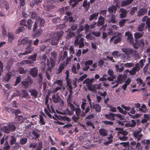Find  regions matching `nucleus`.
<instances>
[{"instance_id": "1", "label": "nucleus", "mask_w": 150, "mask_h": 150, "mask_svg": "<svg viewBox=\"0 0 150 150\" xmlns=\"http://www.w3.org/2000/svg\"><path fill=\"white\" fill-rule=\"evenodd\" d=\"M125 35L127 36V40L130 44H133L134 48L135 49L138 48L139 46L144 47V42L143 39H142L137 41L136 40V42L133 43L134 39L132 37V33L129 31H127L125 33Z\"/></svg>"}, {"instance_id": "2", "label": "nucleus", "mask_w": 150, "mask_h": 150, "mask_svg": "<svg viewBox=\"0 0 150 150\" xmlns=\"http://www.w3.org/2000/svg\"><path fill=\"white\" fill-rule=\"evenodd\" d=\"M70 102H67L68 105L70 109L71 110H70L69 109H67L66 111L67 113L69 115H72L74 114V112H75L76 114L78 115L79 112H81V110L79 108V105H76V107L73 105Z\"/></svg>"}, {"instance_id": "3", "label": "nucleus", "mask_w": 150, "mask_h": 150, "mask_svg": "<svg viewBox=\"0 0 150 150\" xmlns=\"http://www.w3.org/2000/svg\"><path fill=\"white\" fill-rule=\"evenodd\" d=\"M16 129V127L14 125L10 123L7 126H4L2 130L4 132L8 134L10 132L14 131Z\"/></svg>"}, {"instance_id": "4", "label": "nucleus", "mask_w": 150, "mask_h": 150, "mask_svg": "<svg viewBox=\"0 0 150 150\" xmlns=\"http://www.w3.org/2000/svg\"><path fill=\"white\" fill-rule=\"evenodd\" d=\"M50 59V60L48 59H47L46 65L49 67L47 68L46 71L51 72L52 68L54 67L55 66V62L53 60L52 57H51Z\"/></svg>"}, {"instance_id": "5", "label": "nucleus", "mask_w": 150, "mask_h": 150, "mask_svg": "<svg viewBox=\"0 0 150 150\" xmlns=\"http://www.w3.org/2000/svg\"><path fill=\"white\" fill-rule=\"evenodd\" d=\"M83 41V38H81L79 39V38L77 37L76 38L74 41V45L76 46L79 45V48H82L84 46Z\"/></svg>"}, {"instance_id": "6", "label": "nucleus", "mask_w": 150, "mask_h": 150, "mask_svg": "<svg viewBox=\"0 0 150 150\" xmlns=\"http://www.w3.org/2000/svg\"><path fill=\"white\" fill-rule=\"evenodd\" d=\"M52 101L54 103H59L61 105H63L64 102L60 98V96L58 94L54 95L52 96Z\"/></svg>"}, {"instance_id": "7", "label": "nucleus", "mask_w": 150, "mask_h": 150, "mask_svg": "<svg viewBox=\"0 0 150 150\" xmlns=\"http://www.w3.org/2000/svg\"><path fill=\"white\" fill-rule=\"evenodd\" d=\"M52 118L53 119L57 120L58 119L60 120H63L64 121H67L70 122L71 121V119L66 116H61L60 115H56V114H54V115L53 116Z\"/></svg>"}, {"instance_id": "8", "label": "nucleus", "mask_w": 150, "mask_h": 150, "mask_svg": "<svg viewBox=\"0 0 150 150\" xmlns=\"http://www.w3.org/2000/svg\"><path fill=\"white\" fill-rule=\"evenodd\" d=\"M122 51L127 55L130 54H134L136 53V51L129 48H124L122 49Z\"/></svg>"}, {"instance_id": "9", "label": "nucleus", "mask_w": 150, "mask_h": 150, "mask_svg": "<svg viewBox=\"0 0 150 150\" xmlns=\"http://www.w3.org/2000/svg\"><path fill=\"white\" fill-rule=\"evenodd\" d=\"M140 70L139 67V64H136L135 66L132 69L129 71V73L131 75H134L137 71H139Z\"/></svg>"}, {"instance_id": "10", "label": "nucleus", "mask_w": 150, "mask_h": 150, "mask_svg": "<svg viewBox=\"0 0 150 150\" xmlns=\"http://www.w3.org/2000/svg\"><path fill=\"white\" fill-rule=\"evenodd\" d=\"M101 85V83L98 84L93 85L92 86H89L88 87V89L90 91L95 92L96 90L100 89Z\"/></svg>"}, {"instance_id": "11", "label": "nucleus", "mask_w": 150, "mask_h": 150, "mask_svg": "<svg viewBox=\"0 0 150 150\" xmlns=\"http://www.w3.org/2000/svg\"><path fill=\"white\" fill-rule=\"evenodd\" d=\"M118 6L117 4H115V6L112 5L108 7V11L110 13L115 14L117 10V7Z\"/></svg>"}, {"instance_id": "12", "label": "nucleus", "mask_w": 150, "mask_h": 150, "mask_svg": "<svg viewBox=\"0 0 150 150\" xmlns=\"http://www.w3.org/2000/svg\"><path fill=\"white\" fill-rule=\"evenodd\" d=\"M90 106H88L86 108L85 111H83L82 113L80 115V117L83 118L85 115L86 114L89 112L91 109L92 111L93 106L91 103L89 102Z\"/></svg>"}, {"instance_id": "13", "label": "nucleus", "mask_w": 150, "mask_h": 150, "mask_svg": "<svg viewBox=\"0 0 150 150\" xmlns=\"http://www.w3.org/2000/svg\"><path fill=\"white\" fill-rule=\"evenodd\" d=\"M141 130L137 131H134L133 133V135L137 141L140 140L142 136V134H140Z\"/></svg>"}, {"instance_id": "14", "label": "nucleus", "mask_w": 150, "mask_h": 150, "mask_svg": "<svg viewBox=\"0 0 150 150\" xmlns=\"http://www.w3.org/2000/svg\"><path fill=\"white\" fill-rule=\"evenodd\" d=\"M14 119L15 122L17 124H20L23 121V117L22 115H16Z\"/></svg>"}, {"instance_id": "15", "label": "nucleus", "mask_w": 150, "mask_h": 150, "mask_svg": "<svg viewBox=\"0 0 150 150\" xmlns=\"http://www.w3.org/2000/svg\"><path fill=\"white\" fill-rule=\"evenodd\" d=\"M30 40H29L28 37H25L21 41L18 42V45L22 44L23 45L26 46L28 44H29V42Z\"/></svg>"}, {"instance_id": "16", "label": "nucleus", "mask_w": 150, "mask_h": 150, "mask_svg": "<svg viewBox=\"0 0 150 150\" xmlns=\"http://www.w3.org/2000/svg\"><path fill=\"white\" fill-rule=\"evenodd\" d=\"M33 81L31 79H29L26 81H22L21 83L22 85L24 86V87L25 88H27L30 84H32Z\"/></svg>"}, {"instance_id": "17", "label": "nucleus", "mask_w": 150, "mask_h": 150, "mask_svg": "<svg viewBox=\"0 0 150 150\" xmlns=\"http://www.w3.org/2000/svg\"><path fill=\"white\" fill-rule=\"evenodd\" d=\"M147 12V9L144 8L140 9L138 11L137 15L138 16H142L145 14Z\"/></svg>"}, {"instance_id": "18", "label": "nucleus", "mask_w": 150, "mask_h": 150, "mask_svg": "<svg viewBox=\"0 0 150 150\" xmlns=\"http://www.w3.org/2000/svg\"><path fill=\"white\" fill-rule=\"evenodd\" d=\"M65 68V65L64 64L61 63L58 67V69L56 70V74H60L64 69Z\"/></svg>"}, {"instance_id": "19", "label": "nucleus", "mask_w": 150, "mask_h": 150, "mask_svg": "<svg viewBox=\"0 0 150 150\" xmlns=\"http://www.w3.org/2000/svg\"><path fill=\"white\" fill-rule=\"evenodd\" d=\"M99 133L100 136L104 137L107 136L108 131L104 128H101L99 130Z\"/></svg>"}, {"instance_id": "20", "label": "nucleus", "mask_w": 150, "mask_h": 150, "mask_svg": "<svg viewBox=\"0 0 150 150\" xmlns=\"http://www.w3.org/2000/svg\"><path fill=\"white\" fill-rule=\"evenodd\" d=\"M108 22L109 23H115L117 21L116 20V17L115 15L113 14H110L108 20Z\"/></svg>"}, {"instance_id": "21", "label": "nucleus", "mask_w": 150, "mask_h": 150, "mask_svg": "<svg viewBox=\"0 0 150 150\" xmlns=\"http://www.w3.org/2000/svg\"><path fill=\"white\" fill-rule=\"evenodd\" d=\"M33 32V34L32 35V37L33 38H34L35 37L39 36L42 32V30L41 28H39L37 30H36Z\"/></svg>"}, {"instance_id": "22", "label": "nucleus", "mask_w": 150, "mask_h": 150, "mask_svg": "<svg viewBox=\"0 0 150 150\" xmlns=\"http://www.w3.org/2000/svg\"><path fill=\"white\" fill-rule=\"evenodd\" d=\"M32 43V40H30L29 42V44H28V45L27 46L26 48H25L26 51H27L28 53L29 54L31 53L33 50V48L31 46Z\"/></svg>"}, {"instance_id": "23", "label": "nucleus", "mask_w": 150, "mask_h": 150, "mask_svg": "<svg viewBox=\"0 0 150 150\" xmlns=\"http://www.w3.org/2000/svg\"><path fill=\"white\" fill-rule=\"evenodd\" d=\"M38 71V68L36 67H35L30 70V73L31 75L33 77H35L37 75Z\"/></svg>"}, {"instance_id": "24", "label": "nucleus", "mask_w": 150, "mask_h": 150, "mask_svg": "<svg viewBox=\"0 0 150 150\" xmlns=\"http://www.w3.org/2000/svg\"><path fill=\"white\" fill-rule=\"evenodd\" d=\"M115 114L110 113L109 114L105 115V117L107 119L113 120H115Z\"/></svg>"}, {"instance_id": "25", "label": "nucleus", "mask_w": 150, "mask_h": 150, "mask_svg": "<svg viewBox=\"0 0 150 150\" xmlns=\"http://www.w3.org/2000/svg\"><path fill=\"white\" fill-rule=\"evenodd\" d=\"M90 4L89 2H88L87 0H84L83 1L82 6L85 8V10L86 11L89 9L90 6Z\"/></svg>"}, {"instance_id": "26", "label": "nucleus", "mask_w": 150, "mask_h": 150, "mask_svg": "<svg viewBox=\"0 0 150 150\" xmlns=\"http://www.w3.org/2000/svg\"><path fill=\"white\" fill-rule=\"evenodd\" d=\"M120 17L121 18L126 17L127 14V11L125 9L123 8H120Z\"/></svg>"}, {"instance_id": "27", "label": "nucleus", "mask_w": 150, "mask_h": 150, "mask_svg": "<svg viewBox=\"0 0 150 150\" xmlns=\"http://www.w3.org/2000/svg\"><path fill=\"white\" fill-rule=\"evenodd\" d=\"M136 125V122L135 120H131V122L126 123L125 126L126 127H134Z\"/></svg>"}, {"instance_id": "28", "label": "nucleus", "mask_w": 150, "mask_h": 150, "mask_svg": "<svg viewBox=\"0 0 150 150\" xmlns=\"http://www.w3.org/2000/svg\"><path fill=\"white\" fill-rule=\"evenodd\" d=\"M33 63V62L30 60H23L18 63L21 66L25 64H30Z\"/></svg>"}, {"instance_id": "29", "label": "nucleus", "mask_w": 150, "mask_h": 150, "mask_svg": "<svg viewBox=\"0 0 150 150\" xmlns=\"http://www.w3.org/2000/svg\"><path fill=\"white\" fill-rule=\"evenodd\" d=\"M133 0H126L122 1L121 3L122 7L125 6L129 5L132 2Z\"/></svg>"}, {"instance_id": "30", "label": "nucleus", "mask_w": 150, "mask_h": 150, "mask_svg": "<svg viewBox=\"0 0 150 150\" xmlns=\"http://www.w3.org/2000/svg\"><path fill=\"white\" fill-rule=\"evenodd\" d=\"M104 20V18L103 16H100L98 18L97 24L98 26H99L103 25L105 23Z\"/></svg>"}, {"instance_id": "31", "label": "nucleus", "mask_w": 150, "mask_h": 150, "mask_svg": "<svg viewBox=\"0 0 150 150\" xmlns=\"http://www.w3.org/2000/svg\"><path fill=\"white\" fill-rule=\"evenodd\" d=\"M81 112H79L78 115L76 114L73 115L72 117V120H73L74 122L77 123L79 119L80 118L79 117L80 116Z\"/></svg>"}, {"instance_id": "32", "label": "nucleus", "mask_w": 150, "mask_h": 150, "mask_svg": "<svg viewBox=\"0 0 150 150\" xmlns=\"http://www.w3.org/2000/svg\"><path fill=\"white\" fill-rule=\"evenodd\" d=\"M29 92L31 93V95L35 98L37 97L38 94V92L35 89H31L29 91Z\"/></svg>"}, {"instance_id": "33", "label": "nucleus", "mask_w": 150, "mask_h": 150, "mask_svg": "<svg viewBox=\"0 0 150 150\" xmlns=\"http://www.w3.org/2000/svg\"><path fill=\"white\" fill-rule=\"evenodd\" d=\"M93 108L95 110L96 112H100L101 109V106L98 104H94L93 103Z\"/></svg>"}, {"instance_id": "34", "label": "nucleus", "mask_w": 150, "mask_h": 150, "mask_svg": "<svg viewBox=\"0 0 150 150\" xmlns=\"http://www.w3.org/2000/svg\"><path fill=\"white\" fill-rule=\"evenodd\" d=\"M94 80L93 78L90 79L89 78H87L86 79V86L87 88L89 86H92L93 84L92 83Z\"/></svg>"}, {"instance_id": "35", "label": "nucleus", "mask_w": 150, "mask_h": 150, "mask_svg": "<svg viewBox=\"0 0 150 150\" xmlns=\"http://www.w3.org/2000/svg\"><path fill=\"white\" fill-rule=\"evenodd\" d=\"M98 15L99 13L98 12L94 13L91 15L89 18V21H91L93 19L96 20L97 19V18Z\"/></svg>"}, {"instance_id": "36", "label": "nucleus", "mask_w": 150, "mask_h": 150, "mask_svg": "<svg viewBox=\"0 0 150 150\" xmlns=\"http://www.w3.org/2000/svg\"><path fill=\"white\" fill-rule=\"evenodd\" d=\"M27 23V26L26 27L29 30H30L32 26L33 22L30 19H28L26 21Z\"/></svg>"}, {"instance_id": "37", "label": "nucleus", "mask_w": 150, "mask_h": 150, "mask_svg": "<svg viewBox=\"0 0 150 150\" xmlns=\"http://www.w3.org/2000/svg\"><path fill=\"white\" fill-rule=\"evenodd\" d=\"M64 19L66 22L69 21L70 22H73L75 21V20L73 19V18L71 16H65Z\"/></svg>"}, {"instance_id": "38", "label": "nucleus", "mask_w": 150, "mask_h": 150, "mask_svg": "<svg viewBox=\"0 0 150 150\" xmlns=\"http://www.w3.org/2000/svg\"><path fill=\"white\" fill-rule=\"evenodd\" d=\"M144 34L143 32L139 33L137 32L134 33V36L135 40H137L138 39L140 38H141Z\"/></svg>"}, {"instance_id": "39", "label": "nucleus", "mask_w": 150, "mask_h": 150, "mask_svg": "<svg viewBox=\"0 0 150 150\" xmlns=\"http://www.w3.org/2000/svg\"><path fill=\"white\" fill-rule=\"evenodd\" d=\"M38 21L39 23L40 27L41 28L43 27L45 23V20L40 17H39L38 18Z\"/></svg>"}, {"instance_id": "40", "label": "nucleus", "mask_w": 150, "mask_h": 150, "mask_svg": "<svg viewBox=\"0 0 150 150\" xmlns=\"http://www.w3.org/2000/svg\"><path fill=\"white\" fill-rule=\"evenodd\" d=\"M83 0H70L69 2L70 4L74 2V3L72 5V7H74L79 2Z\"/></svg>"}, {"instance_id": "41", "label": "nucleus", "mask_w": 150, "mask_h": 150, "mask_svg": "<svg viewBox=\"0 0 150 150\" xmlns=\"http://www.w3.org/2000/svg\"><path fill=\"white\" fill-rule=\"evenodd\" d=\"M22 98H27L28 97V94L27 91L25 90H22Z\"/></svg>"}, {"instance_id": "42", "label": "nucleus", "mask_w": 150, "mask_h": 150, "mask_svg": "<svg viewBox=\"0 0 150 150\" xmlns=\"http://www.w3.org/2000/svg\"><path fill=\"white\" fill-rule=\"evenodd\" d=\"M10 137L11 139L10 141L9 144L10 145H12L16 143V138L13 136H11Z\"/></svg>"}, {"instance_id": "43", "label": "nucleus", "mask_w": 150, "mask_h": 150, "mask_svg": "<svg viewBox=\"0 0 150 150\" xmlns=\"http://www.w3.org/2000/svg\"><path fill=\"white\" fill-rule=\"evenodd\" d=\"M146 110V106L144 104H142L141 107L138 109V110L142 112H145Z\"/></svg>"}, {"instance_id": "44", "label": "nucleus", "mask_w": 150, "mask_h": 150, "mask_svg": "<svg viewBox=\"0 0 150 150\" xmlns=\"http://www.w3.org/2000/svg\"><path fill=\"white\" fill-rule=\"evenodd\" d=\"M145 23H142L138 27V30L139 31H142L145 28Z\"/></svg>"}, {"instance_id": "45", "label": "nucleus", "mask_w": 150, "mask_h": 150, "mask_svg": "<svg viewBox=\"0 0 150 150\" xmlns=\"http://www.w3.org/2000/svg\"><path fill=\"white\" fill-rule=\"evenodd\" d=\"M11 75L8 73H7L4 78L3 80L5 81L8 82L11 79Z\"/></svg>"}, {"instance_id": "46", "label": "nucleus", "mask_w": 150, "mask_h": 150, "mask_svg": "<svg viewBox=\"0 0 150 150\" xmlns=\"http://www.w3.org/2000/svg\"><path fill=\"white\" fill-rule=\"evenodd\" d=\"M63 34V32L62 31H57L56 34V37L57 38L58 40H59L62 37Z\"/></svg>"}, {"instance_id": "47", "label": "nucleus", "mask_w": 150, "mask_h": 150, "mask_svg": "<svg viewBox=\"0 0 150 150\" xmlns=\"http://www.w3.org/2000/svg\"><path fill=\"white\" fill-rule=\"evenodd\" d=\"M59 40H58L56 37L52 38L51 42V45H57V44L58 41Z\"/></svg>"}, {"instance_id": "48", "label": "nucleus", "mask_w": 150, "mask_h": 150, "mask_svg": "<svg viewBox=\"0 0 150 150\" xmlns=\"http://www.w3.org/2000/svg\"><path fill=\"white\" fill-rule=\"evenodd\" d=\"M25 29V28L23 26H21L18 28L15 32V33L18 34L20 32H23Z\"/></svg>"}, {"instance_id": "49", "label": "nucleus", "mask_w": 150, "mask_h": 150, "mask_svg": "<svg viewBox=\"0 0 150 150\" xmlns=\"http://www.w3.org/2000/svg\"><path fill=\"white\" fill-rule=\"evenodd\" d=\"M27 138H22L20 139V143L21 144L24 145L27 142Z\"/></svg>"}, {"instance_id": "50", "label": "nucleus", "mask_w": 150, "mask_h": 150, "mask_svg": "<svg viewBox=\"0 0 150 150\" xmlns=\"http://www.w3.org/2000/svg\"><path fill=\"white\" fill-rule=\"evenodd\" d=\"M4 108L5 110L8 112L9 113H13V109L11 108L7 107L5 106H4Z\"/></svg>"}, {"instance_id": "51", "label": "nucleus", "mask_w": 150, "mask_h": 150, "mask_svg": "<svg viewBox=\"0 0 150 150\" xmlns=\"http://www.w3.org/2000/svg\"><path fill=\"white\" fill-rule=\"evenodd\" d=\"M112 55L114 58H117L120 55V54L119 52L114 51L112 52Z\"/></svg>"}, {"instance_id": "52", "label": "nucleus", "mask_w": 150, "mask_h": 150, "mask_svg": "<svg viewBox=\"0 0 150 150\" xmlns=\"http://www.w3.org/2000/svg\"><path fill=\"white\" fill-rule=\"evenodd\" d=\"M37 56L36 54H35L33 55L30 56L28 58V59H32L33 61H35L36 60V58Z\"/></svg>"}, {"instance_id": "53", "label": "nucleus", "mask_w": 150, "mask_h": 150, "mask_svg": "<svg viewBox=\"0 0 150 150\" xmlns=\"http://www.w3.org/2000/svg\"><path fill=\"white\" fill-rule=\"evenodd\" d=\"M123 76L122 75H119L117 77V79L116 81L121 83L123 81Z\"/></svg>"}, {"instance_id": "54", "label": "nucleus", "mask_w": 150, "mask_h": 150, "mask_svg": "<svg viewBox=\"0 0 150 150\" xmlns=\"http://www.w3.org/2000/svg\"><path fill=\"white\" fill-rule=\"evenodd\" d=\"M36 147V150H41L42 148V142H39Z\"/></svg>"}, {"instance_id": "55", "label": "nucleus", "mask_w": 150, "mask_h": 150, "mask_svg": "<svg viewBox=\"0 0 150 150\" xmlns=\"http://www.w3.org/2000/svg\"><path fill=\"white\" fill-rule=\"evenodd\" d=\"M91 33L96 37H99L100 35V32L99 31L95 32V31H92L91 32Z\"/></svg>"}, {"instance_id": "56", "label": "nucleus", "mask_w": 150, "mask_h": 150, "mask_svg": "<svg viewBox=\"0 0 150 150\" xmlns=\"http://www.w3.org/2000/svg\"><path fill=\"white\" fill-rule=\"evenodd\" d=\"M145 59H141L140 60L139 62V67L142 68L144 65V63L145 62Z\"/></svg>"}, {"instance_id": "57", "label": "nucleus", "mask_w": 150, "mask_h": 150, "mask_svg": "<svg viewBox=\"0 0 150 150\" xmlns=\"http://www.w3.org/2000/svg\"><path fill=\"white\" fill-rule=\"evenodd\" d=\"M8 40L9 42H11L14 38V36L10 33L8 34Z\"/></svg>"}, {"instance_id": "58", "label": "nucleus", "mask_w": 150, "mask_h": 150, "mask_svg": "<svg viewBox=\"0 0 150 150\" xmlns=\"http://www.w3.org/2000/svg\"><path fill=\"white\" fill-rule=\"evenodd\" d=\"M117 109L119 110V111L121 113L124 115L127 114V112L125 110H124L123 109L121 108L120 106H118Z\"/></svg>"}, {"instance_id": "59", "label": "nucleus", "mask_w": 150, "mask_h": 150, "mask_svg": "<svg viewBox=\"0 0 150 150\" xmlns=\"http://www.w3.org/2000/svg\"><path fill=\"white\" fill-rule=\"evenodd\" d=\"M116 38L115 39L114 42L115 44H116L119 42L121 40V37L120 36H116Z\"/></svg>"}, {"instance_id": "60", "label": "nucleus", "mask_w": 150, "mask_h": 150, "mask_svg": "<svg viewBox=\"0 0 150 150\" xmlns=\"http://www.w3.org/2000/svg\"><path fill=\"white\" fill-rule=\"evenodd\" d=\"M137 7H133L132 8L130 11V13L133 15L134 14L135 12L137 11Z\"/></svg>"}, {"instance_id": "61", "label": "nucleus", "mask_w": 150, "mask_h": 150, "mask_svg": "<svg viewBox=\"0 0 150 150\" xmlns=\"http://www.w3.org/2000/svg\"><path fill=\"white\" fill-rule=\"evenodd\" d=\"M39 118V122L41 123V125H45V122L44 121V119L42 116L41 115H40Z\"/></svg>"}, {"instance_id": "62", "label": "nucleus", "mask_w": 150, "mask_h": 150, "mask_svg": "<svg viewBox=\"0 0 150 150\" xmlns=\"http://www.w3.org/2000/svg\"><path fill=\"white\" fill-rule=\"evenodd\" d=\"M26 22L25 19H23L20 21V24L21 25H23L25 27H26L27 24H26Z\"/></svg>"}, {"instance_id": "63", "label": "nucleus", "mask_w": 150, "mask_h": 150, "mask_svg": "<svg viewBox=\"0 0 150 150\" xmlns=\"http://www.w3.org/2000/svg\"><path fill=\"white\" fill-rule=\"evenodd\" d=\"M21 80V78L20 76H18L17 77L16 79L15 82L14 84V86H17L18 84L20 83Z\"/></svg>"}, {"instance_id": "64", "label": "nucleus", "mask_w": 150, "mask_h": 150, "mask_svg": "<svg viewBox=\"0 0 150 150\" xmlns=\"http://www.w3.org/2000/svg\"><path fill=\"white\" fill-rule=\"evenodd\" d=\"M141 142L143 144H146L149 145H150V140L149 139L146 140L144 139L141 141Z\"/></svg>"}]
</instances>
